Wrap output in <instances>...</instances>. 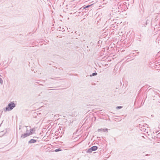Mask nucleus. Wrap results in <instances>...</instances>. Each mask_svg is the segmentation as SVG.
I'll list each match as a JSON object with an SVG mask.
<instances>
[{
    "label": "nucleus",
    "instance_id": "obj_3",
    "mask_svg": "<svg viewBox=\"0 0 160 160\" xmlns=\"http://www.w3.org/2000/svg\"><path fill=\"white\" fill-rule=\"evenodd\" d=\"M36 141L33 139H31L29 141V143H34L36 142Z\"/></svg>",
    "mask_w": 160,
    "mask_h": 160
},
{
    "label": "nucleus",
    "instance_id": "obj_7",
    "mask_svg": "<svg viewBox=\"0 0 160 160\" xmlns=\"http://www.w3.org/2000/svg\"><path fill=\"white\" fill-rule=\"evenodd\" d=\"M61 150H60V149H56L55 151V152H58V151H60Z\"/></svg>",
    "mask_w": 160,
    "mask_h": 160
},
{
    "label": "nucleus",
    "instance_id": "obj_4",
    "mask_svg": "<svg viewBox=\"0 0 160 160\" xmlns=\"http://www.w3.org/2000/svg\"><path fill=\"white\" fill-rule=\"evenodd\" d=\"M29 135V134H28L27 133H25L24 134H22L21 136V137L22 138H24L28 136Z\"/></svg>",
    "mask_w": 160,
    "mask_h": 160
},
{
    "label": "nucleus",
    "instance_id": "obj_6",
    "mask_svg": "<svg viewBox=\"0 0 160 160\" xmlns=\"http://www.w3.org/2000/svg\"><path fill=\"white\" fill-rule=\"evenodd\" d=\"M0 82L1 84H2L3 82V81L1 78H0Z\"/></svg>",
    "mask_w": 160,
    "mask_h": 160
},
{
    "label": "nucleus",
    "instance_id": "obj_1",
    "mask_svg": "<svg viewBox=\"0 0 160 160\" xmlns=\"http://www.w3.org/2000/svg\"><path fill=\"white\" fill-rule=\"evenodd\" d=\"M15 106V105L13 102H11L8 105V107H6L5 111H9L12 109Z\"/></svg>",
    "mask_w": 160,
    "mask_h": 160
},
{
    "label": "nucleus",
    "instance_id": "obj_2",
    "mask_svg": "<svg viewBox=\"0 0 160 160\" xmlns=\"http://www.w3.org/2000/svg\"><path fill=\"white\" fill-rule=\"evenodd\" d=\"M98 148V147L96 146H93L92 148L89 149L87 151V152L88 153H90L92 151L96 150Z\"/></svg>",
    "mask_w": 160,
    "mask_h": 160
},
{
    "label": "nucleus",
    "instance_id": "obj_5",
    "mask_svg": "<svg viewBox=\"0 0 160 160\" xmlns=\"http://www.w3.org/2000/svg\"><path fill=\"white\" fill-rule=\"evenodd\" d=\"M91 5H92L87 6H86L85 7H83V8L84 9H85V8H88L90 7Z\"/></svg>",
    "mask_w": 160,
    "mask_h": 160
},
{
    "label": "nucleus",
    "instance_id": "obj_8",
    "mask_svg": "<svg viewBox=\"0 0 160 160\" xmlns=\"http://www.w3.org/2000/svg\"><path fill=\"white\" fill-rule=\"evenodd\" d=\"M97 74V73L96 72H95V73H92L93 76L96 75Z\"/></svg>",
    "mask_w": 160,
    "mask_h": 160
},
{
    "label": "nucleus",
    "instance_id": "obj_9",
    "mask_svg": "<svg viewBox=\"0 0 160 160\" xmlns=\"http://www.w3.org/2000/svg\"><path fill=\"white\" fill-rule=\"evenodd\" d=\"M122 107H121V106H120V107H118L117 108H122Z\"/></svg>",
    "mask_w": 160,
    "mask_h": 160
}]
</instances>
